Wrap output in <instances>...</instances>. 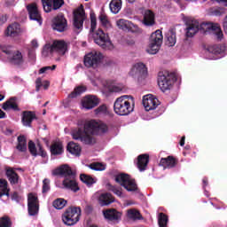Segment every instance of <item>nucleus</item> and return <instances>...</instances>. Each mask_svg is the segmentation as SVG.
Instances as JSON below:
<instances>
[{
    "instance_id": "nucleus-14",
    "label": "nucleus",
    "mask_w": 227,
    "mask_h": 227,
    "mask_svg": "<svg viewBox=\"0 0 227 227\" xmlns=\"http://www.w3.org/2000/svg\"><path fill=\"white\" fill-rule=\"evenodd\" d=\"M160 102L157 98V97L153 94H147L143 97V106L145 111H153L159 107Z\"/></svg>"
},
{
    "instance_id": "nucleus-33",
    "label": "nucleus",
    "mask_w": 227,
    "mask_h": 227,
    "mask_svg": "<svg viewBox=\"0 0 227 227\" xmlns=\"http://www.w3.org/2000/svg\"><path fill=\"white\" fill-rule=\"evenodd\" d=\"M148 154H141L138 156L137 168L140 171H145L146 169V166H148L149 162Z\"/></svg>"
},
{
    "instance_id": "nucleus-40",
    "label": "nucleus",
    "mask_w": 227,
    "mask_h": 227,
    "mask_svg": "<svg viewBox=\"0 0 227 227\" xmlns=\"http://www.w3.org/2000/svg\"><path fill=\"white\" fill-rule=\"evenodd\" d=\"M80 180L83 182V184H86V185H93L97 181L95 178L91 177L90 176H88L86 174H82L80 176Z\"/></svg>"
},
{
    "instance_id": "nucleus-64",
    "label": "nucleus",
    "mask_w": 227,
    "mask_h": 227,
    "mask_svg": "<svg viewBox=\"0 0 227 227\" xmlns=\"http://www.w3.org/2000/svg\"><path fill=\"white\" fill-rule=\"evenodd\" d=\"M3 100H4V95L0 94V102L3 101Z\"/></svg>"
},
{
    "instance_id": "nucleus-36",
    "label": "nucleus",
    "mask_w": 227,
    "mask_h": 227,
    "mask_svg": "<svg viewBox=\"0 0 227 227\" xmlns=\"http://www.w3.org/2000/svg\"><path fill=\"white\" fill-rule=\"evenodd\" d=\"M51 155H61L63 153V144L56 142L51 146Z\"/></svg>"
},
{
    "instance_id": "nucleus-30",
    "label": "nucleus",
    "mask_w": 227,
    "mask_h": 227,
    "mask_svg": "<svg viewBox=\"0 0 227 227\" xmlns=\"http://www.w3.org/2000/svg\"><path fill=\"white\" fill-rule=\"evenodd\" d=\"M145 26H153L155 24V14L150 10H146L144 13Z\"/></svg>"
},
{
    "instance_id": "nucleus-16",
    "label": "nucleus",
    "mask_w": 227,
    "mask_h": 227,
    "mask_svg": "<svg viewBox=\"0 0 227 227\" xmlns=\"http://www.w3.org/2000/svg\"><path fill=\"white\" fill-rule=\"evenodd\" d=\"M86 20V12H84V8L82 6L77 8L74 12V26L76 29H82L84 21Z\"/></svg>"
},
{
    "instance_id": "nucleus-38",
    "label": "nucleus",
    "mask_w": 227,
    "mask_h": 227,
    "mask_svg": "<svg viewBox=\"0 0 227 227\" xmlns=\"http://www.w3.org/2000/svg\"><path fill=\"white\" fill-rule=\"evenodd\" d=\"M2 196H10V190L8 189V181L4 179L0 180V198Z\"/></svg>"
},
{
    "instance_id": "nucleus-47",
    "label": "nucleus",
    "mask_w": 227,
    "mask_h": 227,
    "mask_svg": "<svg viewBox=\"0 0 227 227\" xmlns=\"http://www.w3.org/2000/svg\"><path fill=\"white\" fill-rule=\"evenodd\" d=\"M128 217L136 221L137 219H141V214L136 209H129L128 210Z\"/></svg>"
},
{
    "instance_id": "nucleus-59",
    "label": "nucleus",
    "mask_w": 227,
    "mask_h": 227,
    "mask_svg": "<svg viewBox=\"0 0 227 227\" xmlns=\"http://www.w3.org/2000/svg\"><path fill=\"white\" fill-rule=\"evenodd\" d=\"M31 45L33 49H38V41H36V39L32 40Z\"/></svg>"
},
{
    "instance_id": "nucleus-54",
    "label": "nucleus",
    "mask_w": 227,
    "mask_h": 227,
    "mask_svg": "<svg viewBox=\"0 0 227 227\" xmlns=\"http://www.w3.org/2000/svg\"><path fill=\"white\" fill-rule=\"evenodd\" d=\"M51 180L49 179H44L43 181V192H47L49 189H51Z\"/></svg>"
},
{
    "instance_id": "nucleus-41",
    "label": "nucleus",
    "mask_w": 227,
    "mask_h": 227,
    "mask_svg": "<svg viewBox=\"0 0 227 227\" xmlns=\"http://www.w3.org/2000/svg\"><path fill=\"white\" fill-rule=\"evenodd\" d=\"M106 88L111 93H120V91H123L125 86L122 83H117L111 86L108 85Z\"/></svg>"
},
{
    "instance_id": "nucleus-13",
    "label": "nucleus",
    "mask_w": 227,
    "mask_h": 227,
    "mask_svg": "<svg viewBox=\"0 0 227 227\" xmlns=\"http://www.w3.org/2000/svg\"><path fill=\"white\" fill-rule=\"evenodd\" d=\"M27 208L29 215H36L40 210V202L38 201V195L35 193H29L27 197Z\"/></svg>"
},
{
    "instance_id": "nucleus-22",
    "label": "nucleus",
    "mask_w": 227,
    "mask_h": 227,
    "mask_svg": "<svg viewBox=\"0 0 227 227\" xmlns=\"http://www.w3.org/2000/svg\"><path fill=\"white\" fill-rule=\"evenodd\" d=\"M207 52H208L209 54H215V55L219 54L223 58L226 56L227 48H226V45L224 44L210 45L208 46Z\"/></svg>"
},
{
    "instance_id": "nucleus-51",
    "label": "nucleus",
    "mask_w": 227,
    "mask_h": 227,
    "mask_svg": "<svg viewBox=\"0 0 227 227\" xmlns=\"http://www.w3.org/2000/svg\"><path fill=\"white\" fill-rule=\"evenodd\" d=\"M110 191L115 194V196H118L119 198H123V192H121V189L118 186H111Z\"/></svg>"
},
{
    "instance_id": "nucleus-60",
    "label": "nucleus",
    "mask_w": 227,
    "mask_h": 227,
    "mask_svg": "<svg viewBox=\"0 0 227 227\" xmlns=\"http://www.w3.org/2000/svg\"><path fill=\"white\" fill-rule=\"evenodd\" d=\"M50 84H51V83H50L49 82L45 81V82H43V84L44 90H47V89L49 88Z\"/></svg>"
},
{
    "instance_id": "nucleus-21",
    "label": "nucleus",
    "mask_w": 227,
    "mask_h": 227,
    "mask_svg": "<svg viewBox=\"0 0 227 227\" xmlns=\"http://www.w3.org/2000/svg\"><path fill=\"white\" fill-rule=\"evenodd\" d=\"M116 26L119 29H121L122 31H137V26L134 25L132 22L127 20H119L116 21Z\"/></svg>"
},
{
    "instance_id": "nucleus-34",
    "label": "nucleus",
    "mask_w": 227,
    "mask_h": 227,
    "mask_svg": "<svg viewBox=\"0 0 227 227\" xmlns=\"http://www.w3.org/2000/svg\"><path fill=\"white\" fill-rule=\"evenodd\" d=\"M166 43L168 47H175L176 44V33L174 30H168L166 35Z\"/></svg>"
},
{
    "instance_id": "nucleus-25",
    "label": "nucleus",
    "mask_w": 227,
    "mask_h": 227,
    "mask_svg": "<svg viewBox=\"0 0 227 227\" xmlns=\"http://www.w3.org/2000/svg\"><path fill=\"white\" fill-rule=\"evenodd\" d=\"M51 46L53 47V52H57L59 56H65L67 52V43L65 41H54Z\"/></svg>"
},
{
    "instance_id": "nucleus-57",
    "label": "nucleus",
    "mask_w": 227,
    "mask_h": 227,
    "mask_svg": "<svg viewBox=\"0 0 227 227\" xmlns=\"http://www.w3.org/2000/svg\"><path fill=\"white\" fill-rule=\"evenodd\" d=\"M8 20V18L4 15H2L0 17V26H3V24H5V22Z\"/></svg>"
},
{
    "instance_id": "nucleus-37",
    "label": "nucleus",
    "mask_w": 227,
    "mask_h": 227,
    "mask_svg": "<svg viewBox=\"0 0 227 227\" xmlns=\"http://www.w3.org/2000/svg\"><path fill=\"white\" fill-rule=\"evenodd\" d=\"M109 8L112 13H120V10H121V0H112Z\"/></svg>"
},
{
    "instance_id": "nucleus-26",
    "label": "nucleus",
    "mask_w": 227,
    "mask_h": 227,
    "mask_svg": "<svg viewBox=\"0 0 227 227\" xmlns=\"http://www.w3.org/2000/svg\"><path fill=\"white\" fill-rule=\"evenodd\" d=\"M98 201L101 207H106L111 205V203H114V198L111 193H101L98 197Z\"/></svg>"
},
{
    "instance_id": "nucleus-20",
    "label": "nucleus",
    "mask_w": 227,
    "mask_h": 227,
    "mask_svg": "<svg viewBox=\"0 0 227 227\" xmlns=\"http://www.w3.org/2000/svg\"><path fill=\"white\" fill-rule=\"evenodd\" d=\"M28 150L34 157H36V155H40L41 157H47V153L43 151L42 145H40L39 143L37 145H35V142L29 141Z\"/></svg>"
},
{
    "instance_id": "nucleus-31",
    "label": "nucleus",
    "mask_w": 227,
    "mask_h": 227,
    "mask_svg": "<svg viewBox=\"0 0 227 227\" xmlns=\"http://www.w3.org/2000/svg\"><path fill=\"white\" fill-rule=\"evenodd\" d=\"M160 166H163L164 169H171V168L176 166V161L175 158L168 156L160 160Z\"/></svg>"
},
{
    "instance_id": "nucleus-39",
    "label": "nucleus",
    "mask_w": 227,
    "mask_h": 227,
    "mask_svg": "<svg viewBox=\"0 0 227 227\" xmlns=\"http://www.w3.org/2000/svg\"><path fill=\"white\" fill-rule=\"evenodd\" d=\"M17 150H19V152H26L27 150V143L26 142V137L20 136L18 137Z\"/></svg>"
},
{
    "instance_id": "nucleus-53",
    "label": "nucleus",
    "mask_w": 227,
    "mask_h": 227,
    "mask_svg": "<svg viewBox=\"0 0 227 227\" xmlns=\"http://www.w3.org/2000/svg\"><path fill=\"white\" fill-rule=\"evenodd\" d=\"M51 70H56V65L47 66L39 70V74H47Z\"/></svg>"
},
{
    "instance_id": "nucleus-3",
    "label": "nucleus",
    "mask_w": 227,
    "mask_h": 227,
    "mask_svg": "<svg viewBox=\"0 0 227 227\" xmlns=\"http://www.w3.org/2000/svg\"><path fill=\"white\" fill-rule=\"evenodd\" d=\"M52 175L54 176H64L63 186L66 189H70L74 192L79 191V186L75 181V174L72 171V168L67 164L61 165L60 167L52 170Z\"/></svg>"
},
{
    "instance_id": "nucleus-52",
    "label": "nucleus",
    "mask_w": 227,
    "mask_h": 227,
    "mask_svg": "<svg viewBox=\"0 0 227 227\" xmlns=\"http://www.w3.org/2000/svg\"><path fill=\"white\" fill-rule=\"evenodd\" d=\"M98 19L102 26H105V27L109 26V20H107V16L105 13H101Z\"/></svg>"
},
{
    "instance_id": "nucleus-19",
    "label": "nucleus",
    "mask_w": 227,
    "mask_h": 227,
    "mask_svg": "<svg viewBox=\"0 0 227 227\" xmlns=\"http://www.w3.org/2000/svg\"><path fill=\"white\" fill-rule=\"evenodd\" d=\"M97 106H98V98L96 96L89 95L82 99V109L90 111V109H93Z\"/></svg>"
},
{
    "instance_id": "nucleus-49",
    "label": "nucleus",
    "mask_w": 227,
    "mask_h": 227,
    "mask_svg": "<svg viewBox=\"0 0 227 227\" xmlns=\"http://www.w3.org/2000/svg\"><path fill=\"white\" fill-rule=\"evenodd\" d=\"M89 168L94 171H104L106 169V165L102 163H92Z\"/></svg>"
},
{
    "instance_id": "nucleus-17",
    "label": "nucleus",
    "mask_w": 227,
    "mask_h": 227,
    "mask_svg": "<svg viewBox=\"0 0 227 227\" xmlns=\"http://www.w3.org/2000/svg\"><path fill=\"white\" fill-rule=\"evenodd\" d=\"M45 13H50L52 10H59L65 4L63 0H41Z\"/></svg>"
},
{
    "instance_id": "nucleus-18",
    "label": "nucleus",
    "mask_w": 227,
    "mask_h": 227,
    "mask_svg": "<svg viewBox=\"0 0 227 227\" xmlns=\"http://www.w3.org/2000/svg\"><path fill=\"white\" fill-rule=\"evenodd\" d=\"M30 20H35L39 26H42V15L38 11V5L36 4H30L27 6Z\"/></svg>"
},
{
    "instance_id": "nucleus-5",
    "label": "nucleus",
    "mask_w": 227,
    "mask_h": 227,
    "mask_svg": "<svg viewBox=\"0 0 227 227\" xmlns=\"http://www.w3.org/2000/svg\"><path fill=\"white\" fill-rule=\"evenodd\" d=\"M89 36L90 38H93L95 43L99 45V47H102V49L106 51H112V49H114V45L113 44V42H111V39H109V35L100 28L96 30L94 33H90Z\"/></svg>"
},
{
    "instance_id": "nucleus-10",
    "label": "nucleus",
    "mask_w": 227,
    "mask_h": 227,
    "mask_svg": "<svg viewBox=\"0 0 227 227\" xmlns=\"http://www.w3.org/2000/svg\"><path fill=\"white\" fill-rule=\"evenodd\" d=\"M115 182L120 184L121 187H124L128 192H135V191H137V184H136V181L130 178V176L127 174H119L115 176Z\"/></svg>"
},
{
    "instance_id": "nucleus-45",
    "label": "nucleus",
    "mask_w": 227,
    "mask_h": 227,
    "mask_svg": "<svg viewBox=\"0 0 227 227\" xmlns=\"http://www.w3.org/2000/svg\"><path fill=\"white\" fill-rule=\"evenodd\" d=\"M42 54L44 58L51 56V54H54V48H53L52 44L44 45Z\"/></svg>"
},
{
    "instance_id": "nucleus-8",
    "label": "nucleus",
    "mask_w": 227,
    "mask_h": 227,
    "mask_svg": "<svg viewBox=\"0 0 227 227\" xmlns=\"http://www.w3.org/2000/svg\"><path fill=\"white\" fill-rule=\"evenodd\" d=\"M104 59L100 51H92L84 56L83 63L87 68H98Z\"/></svg>"
},
{
    "instance_id": "nucleus-23",
    "label": "nucleus",
    "mask_w": 227,
    "mask_h": 227,
    "mask_svg": "<svg viewBox=\"0 0 227 227\" xmlns=\"http://www.w3.org/2000/svg\"><path fill=\"white\" fill-rule=\"evenodd\" d=\"M4 33L5 36L15 38L16 36H19L20 33H22V29H20V25L18 23H12L7 27Z\"/></svg>"
},
{
    "instance_id": "nucleus-9",
    "label": "nucleus",
    "mask_w": 227,
    "mask_h": 227,
    "mask_svg": "<svg viewBox=\"0 0 227 227\" xmlns=\"http://www.w3.org/2000/svg\"><path fill=\"white\" fill-rule=\"evenodd\" d=\"M163 39L164 36H162V31L156 30L154 33H153L150 37L147 52L149 54H157L160 49V45H162Z\"/></svg>"
},
{
    "instance_id": "nucleus-44",
    "label": "nucleus",
    "mask_w": 227,
    "mask_h": 227,
    "mask_svg": "<svg viewBox=\"0 0 227 227\" xmlns=\"http://www.w3.org/2000/svg\"><path fill=\"white\" fill-rule=\"evenodd\" d=\"M67 205V200L64 199H57L53 201V207L54 208H57V210H61L62 208H65Z\"/></svg>"
},
{
    "instance_id": "nucleus-56",
    "label": "nucleus",
    "mask_w": 227,
    "mask_h": 227,
    "mask_svg": "<svg viewBox=\"0 0 227 227\" xmlns=\"http://www.w3.org/2000/svg\"><path fill=\"white\" fill-rule=\"evenodd\" d=\"M210 13L211 15H215V16H219L221 15V11L217 10V9H210Z\"/></svg>"
},
{
    "instance_id": "nucleus-50",
    "label": "nucleus",
    "mask_w": 227,
    "mask_h": 227,
    "mask_svg": "<svg viewBox=\"0 0 227 227\" xmlns=\"http://www.w3.org/2000/svg\"><path fill=\"white\" fill-rule=\"evenodd\" d=\"M0 227H12V221L8 216L0 218Z\"/></svg>"
},
{
    "instance_id": "nucleus-32",
    "label": "nucleus",
    "mask_w": 227,
    "mask_h": 227,
    "mask_svg": "<svg viewBox=\"0 0 227 227\" xmlns=\"http://www.w3.org/2000/svg\"><path fill=\"white\" fill-rule=\"evenodd\" d=\"M2 107L4 111H10V109H12V111H19V106L13 98H11L9 100L4 102Z\"/></svg>"
},
{
    "instance_id": "nucleus-63",
    "label": "nucleus",
    "mask_w": 227,
    "mask_h": 227,
    "mask_svg": "<svg viewBox=\"0 0 227 227\" xmlns=\"http://www.w3.org/2000/svg\"><path fill=\"white\" fill-rule=\"evenodd\" d=\"M4 116H5L4 112H3V110L0 109V119L4 118Z\"/></svg>"
},
{
    "instance_id": "nucleus-15",
    "label": "nucleus",
    "mask_w": 227,
    "mask_h": 227,
    "mask_svg": "<svg viewBox=\"0 0 227 227\" xmlns=\"http://www.w3.org/2000/svg\"><path fill=\"white\" fill-rule=\"evenodd\" d=\"M51 27L54 31H58L59 33H63V31H67V27H68V24L67 23V19L65 16L59 14L55 18H53L51 21Z\"/></svg>"
},
{
    "instance_id": "nucleus-11",
    "label": "nucleus",
    "mask_w": 227,
    "mask_h": 227,
    "mask_svg": "<svg viewBox=\"0 0 227 227\" xmlns=\"http://www.w3.org/2000/svg\"><path fill=\"white\" fill-rule=\"evenodd\" d=\"M2 52L7 56V59L12 65H22L24 63L22 53L13 50L12 46L2 47Z\"/></svg>"
},
{
    "instance_id": "nucleus-55",
    "label": "nucleus",
    "mask_w": 227,
    "mask_h": 227,
    "mask_svg": "<svg viewBox=\"0 0 227 227\" xmlns=\"http://www.w3.org/2000/svg\"><path fill=\"white\" fill-rule=\"evenodd\" d=\"M35 90L36 91H40V88H42L43 84H42V78H37L35 81Z\"/></svg>"
},
{
    "instance_id": "nucleus-27",
    "label": "nucleus",
    "mask_w": 227,
    "mask_h": 227,
    "mask_svg": "<svg viewBox=\"0 0 227 227\" xmlns=\"http://www.w3.org/2000/svg\"><path fill=\"white\" fill-rule=\"evenodd\" d=\"M90 82L92 86H96L97 88H98V86H102L103 88H107L109 86V82L99 75L90 78Z\"/></svg>"
},
{
    "instance_id": "nucleus-42",
    "label": "nucleus",
    "mask_w": 227,
    "mask_h": 227,
    "mask_svg": "<svg viewBox=\"0 0 227 227\" xmlns=\"http://www.w3.org/2000/svg\"><path fill=\"white\" fill-rule=\"evenodd\" d=\"M84 91H86V87L78 86L69 94V98H75V97H79V95H82Z\"/></svg>"
},
{
    "instance_id": "nucleus-29",
    "label": "nucleus",
    "mask_w": 227,
    "mask_h": 227,
    "mask_svg": "<svg viewBox=\"0 0 227 227\" xmlns=\"http://www.w3.org/2000/svg\"><path fill=\"white\" fill-rule=\"evenodd\" d=\"M6 176L11 184V185H17L19 184V175L15 173V169L10 168L6 169Z\"/></svg>"
},
{
    "instance_id": "nucleus-24",
    "label": "nucleus",
    "mask_w": 227,
    "mask_h": 227,
    "mask_svg": "<svg viewBox=\"0 0 227 227\" xmlns=\"http://www.w3.org/2000/svg\"><path fill=\"white\" fill-rule=\"evenodd\" d=\"M34 120H36V114L35 112L24 111L22 113L21 122L24 127H31Z\"/></svg>"
},
{
    "instance_id": "nucleus-43",
    "label": "nucleus",
    "mask_w": 227,
    "mask_h": 227,
    "mask_svg": "<svg viewBox=\"0 0 227 227\" xmlns=\"http://www.w3.org/2000/svg\"><path fill=\"white\" fill-rule=\"evenodd\" d=\"M168 215L164 213H160L158 216V224L160 227H168Z\"/></svg>"
},
{
    "instance_id": "nucleus-48",
    "label": "nucleus",
    "mask_w": 227,
    "mask_h": 227,
    "mask_svg": "<svg viewBox=\"0 0 227 227\" xmlns=\"http://www.w3.org/2000/svg\"><path fill=\"white\" fill-rule=\"evenodd\" d=\"M109 111L107 110V106L106 105H102L95 110V114L98 116H102V114H108Z\"/></svg>"
},
{
    "instance_id": "nucleus-35",
    "label": "nucleus",
    "mask_w": 227,
    "mask_h": 227,
    "mask_svg": "<svg viewBox=\"0 0 227 227\" xmlns=\"http://www.w3.org/2000/svg\"><path fill=\"white\" fill-rule=\"evenodd\" d=\"M67 151L69 153H72V155L79 157V155H81V145L76 143L70 142L67 145Z\"/></svg>"
},
{
    "instance_id": "nucleus-46",
    "label": "nucleus",
    "mask_w": 227,
    "mask_h": 227,
    "mask_svg": "<svg viewBox=\"0 0 227 227\" xmlns=\"http://www.w3.org/2000/svg\"><path fill=\"white\" fill-rule=\"evenodd\" d=\"M90 33H95V29H97V15L95 12H90Z\"/></svg>"
},
{
    "instance_id": "nucleus-7",
    "label": "nucleus",
    "mask_w": 227,
    "mask_h": 227,
    "mask_svg": "<svg viewBox=\"0 0 227 227\" xmlns=\"http://www.w3.org/2000/svg\"><path fill=\"white\" fill-rule=\"evenodd\" d=\"M79 219H81V207H69L62 216V221L67 226L77 224Z\"/></svg>"
},
{
    "instance_id": "nucleus-58",
    "label": "nucleus",
    "mask_w": 227,
    "mask_h": 227,
    "mask_svg": "<svg viewBox=\"0 0 227 227\" xmlns=\"http://www.w3.org/2000/svg\"><path fill=\"white\" fill-rule=\"evenodd\" d=\"M215 3H218V4H223V6H227V0H212Z\"/></svg>"
},
{
    "instance_id": "nucleus-12",
    "label": "nucleus",
    "mask_w": 227,
    "mask_h": 227,
    "mask_svg": "<svg viewBox=\"0 0 227 227\" xmlns=\"http://www.w3.org/2000/svg\"><path fill=\"white\" fill-rule=\"evenodd\" d=\"M147 74L148 70L146 69V66L142 62L134 64L129 71L130 77H133V79H137L138 81L145 79Z\"/></svg>"
},
{
    "instance_id": "nucleus-62",
    "label": "nucleus",
    "mask_w": 227,
    "mask_h": 227,
    "mask_svg": "<svg viewBox=\"0 0 227 227\" xmlns=\"http://www.w3.org/2000/svg\"><path fill=\"white\" fill-rule=\"evenodd\" d=\"M202 182H203V184H204V187H205L206 185H208V179H207V178H204V179L202 180Z\"/></svg>"
},
{
    "instance_id": "nucleus-6",
    "label": "nucleus",
    "mask_w": 227,
    "mask_h": 227,
    "mask_svg": "<svg viewBox=\"0 0 227 227\" xmlns=\"http://www.w3.org/2000/svg\"><path fill=\"white\" fill-rule=\"evenodd\" d=\"M175 81H176L175 74L168 72L160 73L158 76V86L161 91H168V90L173 88Z\"/></svg>"
},
{
    "instance_id": "nucleus-1",
    "label": "nucleus",
    "mask_w": 227,
    "mask_h": 227,
    "mask_svg": "<svg viewBox=\"0 0 227 227\" xmlns=\"http://www.w3.org/2000/svg\"><path fill=\"white\" fill-rule=\"evenodd\" d=\"M109 131L107 125L102 121L96 120H90L84 122L83 126L73 130V139L81 141L84 145H93L95 139H93L94 134H106Z\"/></svg>"
},
{
    "instance_id": "nucleus-4",
    "label": "nucleus",
    "mask_w": 227,
    "mask_h": 227,
    "mask_svg": "<svg viewBox=\"0 0 227 227\" xmlns=\"http://www.w3.org/2000/svg\"><path fill=\"white\" fill-rule=\"evenodd\" d=\"M114 111L119 116H129L134 111V98L129 95L117 98L114 103Z\"/></svg>"
},
{
    "instance_id": "nucleus-2",
    "label": "nucleus",
    "mask_w": 227,
    "mask_h": 227,
    "mask_svg": "<svg viewBox=\"0 0 227 227\" xmlns=\"http://www.w3.org/2000/svg\"><path fill=\"white\" fill-rule=\"evenodd\" d=\"M200 29H203L204 33H209L210 35H215L217 40H223V30L217 23L206 22L200 25L198 20H192L187 24L185 29V35L187 38H192Z\"/></svg>"
},
{
    "instance_id": "nucleus-61",
    "label": "nucleus",
    "mask_w": 227,
    "mask_h": 227,
    "mask_svg": "<svg viewBox=\"0 0 227 227\" xmlns=\"http://www.w3.org/2000/svg\"><path fill=\"white\" fill-rule=\"evenodd\" d=\"M184 145H185V137H182L180 141V146H184Z\"/></svg>"
},
{
    "instance_id": "nucleus-28",
    "label": "nucleus",
    "mask_w": 227,
    "mask_h": 227,
    "mask_svg": "<svg viewBox=\"0 0 227 227\" xmlns=\"http://www.w3.org/2000/svg\"><path fill=\"white\" fill-rule=\"evenodd\" d=\"M103 215L108 221H118V219L121 217V215L118 213L116 209H107L106 211H103Z\"/></svg>"
}]
</instances>
